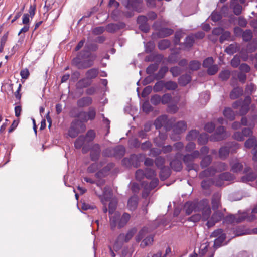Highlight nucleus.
<instances>
[{
  "label": "nucleus",
  "instance_id": "obj_21",
  "mask_svg": "<svg viewBox=\"0 0 257 257\" xmlns=\"http://www.w3.org/2000/svg\"><path fill=\"white\" fill-rule=\"evenodd\" d=\"M125 153V148L122 145H119L113 148V156L116 158L122 157Z\"/></svg>",
  "mask_w": 257,
  "mask_h": 257
},
{
  "label": "nucleus",
  "instance_id": "obj_49",
  "mask_svg": "<svg viewBox=\"0 0 257 257\" xmlns=\"http://www.w3.org/2000/svg\"><path fill=\"white\" fill-rule=\"evenodd\" d=\"M253 37V34L250 30L247 29L244 31L242 35L243 40L244 42L250 41Z\"/></svg>",
  "mask_w": 257,
  "mask_h": 257
},
{
  "label": "nucleus",
  "instance_id": "obj_7",
  "mask_svg": "<svg viewBox=\"0 0 257 257\" xmlns=\"http://www.w3.org/2000/svg\"><path fill=\"white\" fill-rule=\"evenodd\" d=\"M213 211V213L206 223V225L208 228L213 227L216 223L220 221L224 218V215L221 211L218 210Z\"/></svg>",
  "mask_w": 257,
  "mask_h": 257
},
{
  "label": "nucleus",
  "instance_id": "obj_25",
  "mask_svg": "<svg viewBox=\"0 0 257 257\" xmlns=\"http://www.w3.org/2000/svg\"><path fill=\"white\" fill-rule=\"evenodd\" d=\"M240 49V46L237 43H234L230 44L225 49V52L229 55H233Z\"/></svg>",
  "mask_w": 257,
  "mask_h": 257
},
{
  "label": "nucleus",
  "instance_id": "obj_47",
  "mask_svg": "<svg viewBox=\"0 0 257 257\" xmlns=\"http://www.w3.org/2000/svg\"><path fill=\"white\" fill-rule=\"evenodd\" d=\"M208 141V136L206 133H202L198 136V144L200 145H205Z\"/></svg>",
  "mask_w": 257,
  "mask_h": 257
},
{
  "label": "nucleus",
  "instance_id": "obj_38",
  "mask_svg": "<svg viewBox=\"0 0 257 257\" xmlns=\"http://www.w3.org/2000/svg\"><path fill=\"white\" fill-rule=\"evenodd\" d=\"M224 116L230 120H233L235 119V114L231 108L226 107L223 111Z\"/></svg>",
  "mask_w": 257,
  "mask_h": 257
},
{
  "label": "nucleus",
  "instance_id": "obj_53",
  "mask_svg": "<svg viewBox=\"0 0 257 257\" xmlns=\"http://www.w3.org/2000/svg\"><path fill=\"white\" fill-rule=\"evenodd\" d=\"M150 232L149 229L147 227L143 228L139 232L138 234L136 237V240L137 242H139L144 237V236Z\"/></svg>",
  "mask_w": 257,
  "mask_h": 257
},
{
  "label": "nucleus",
  "instance_id": "obj_37",
  "mask_svg": "<svg viewBox=\"0 0 257 257\" xmlns=\"http://www.w3.org/2000/svg\"><path fill=\"white\" fill-rule=\"evenodd\" d=\"M173 30L170 28H163L159 30L158 36L160 37H168L173 33Z\"/></svg>",
  "mask_w": 257,
  "mask_h": 257
},
{
  "label": "nucleus",
  "instance_id": "obj_60",
  "mask_svg": "<svg viewBox=\"0 0 257 257\" xmlns=\"http://www.w3.org/2000/svg\"><path fill=\"white\" fill-rule=\"evenodd\" d=\"M159 64L157 63L150 64L146 69V72L149 75L153 74L158 68Z\"/></svg>",
  "mask_w": 257,
  "mask_h": 257
},
{
  "label": "nucleus",
  "instance_id": "obj_41",
  "mask_svg": "<svg viewBox=\"0 0 257 257\" xmlns=\"http://www.w3.org/2000/svg\"><path fill=\"white\" fill-rule=\"evenodd\" d=\"M98 74V69L95 68H91L86 72V77L89 80L95 78Z\"/></svg>",
  "mask_w": 257,
  "mask_h": 257
},
{
  "label": "nucleus",
  "instance_id": "obj_29",
  "mask_svg": "<svg viewBox=\"0 0 257 257\" xmlns=\"http://www.w3.org/2000/svg\"><path fill=\"white\" fill-rule=\"evenodd\" d=\"M257 116L253 115L250 118L251 121L248 122L247 119L245 117H243L241 119V124L244 126H248L251 128H253L255 126L254 121L256 119Z\"/></svg>",
  "mask_w": 257,
  "mask_h": 257
},
{
  "label": "nucleus",
  "instance_id": "obj_56",
  "mask_svg": "<svg viewBox=\"0 0 257 257\" xmlns=\"http://www.w3.org/2000/svg\"><path fill=\"white\" fill-rule=\"evenodd\" d=\"M230 37V32L228 31H224L223 30V31L220 37L219 42L220 43L222 44L225 41L229 40Z\"/></svg>",
  "mask_w": 257,
  "mask_h": 257
},
{
  "label": "nucleus",
  "instance_id": "obj_12",
  "mask_svg": "<svg viewBox=\"0 0 257 257\" xmlns=\"http://www.w3.org/2000/svg\"><path fill=\"white\" fill-rule=\"evenodd\" d=\"M251 170V168L248 166H245L243 170V172L244 173H248L246 174V175L243 176L241 178V179L242 181L245 182V181H252L254 180L256 177L257 176L255 173L251 172L250 173L249 171Z\"/></svg>",
  "mask_w": 257,
  "mask_h": 257
},
{
  "label": "nucleus",
  "instance_id": "obj_64",
  "mask_svg": "<svg viewBox=\"0 0 257 257\" xmlns=\"http://www.w3.org/2000/svg\"><path fill=\"white\" fill-rule=\"evenodd\" d=\"M154 241L153 236H149L146 237L141 242V246L142 247H145L147 246L151 245Z\"/></svg>",
  "mask_w": 257,
  "mask_h": 257
},
{
  "label": "nucleus",
  "instance_id": "obj_34",
  "mask_svg": "<svg viewBox=\"0 0 257 257\" xmlns=\"http://www.w3.org/2000/svg\"><path fill=\"white\" fill-rule=\"evenodd\" d=\"M212 161V157L211 155H206L202 158L200 162V166L202 168L208 167Z\"/></svg>",
  "mask_w": 257,
  "mask_h": 257
},
{
  "label": "nucleus",
  "instance_id": "obj_40",
  "mask_svg": "<svg viewBox=\"0 0 257 257\" xmlns=\"http://www.w3.org/2000/svg\"><path fill=\"white\" fill-rule=\"evenodd\" d=\"M191 77L189 74H185L180 76L178 79V82L181 86H185L191 81Z\"/></svg>",
  "mask_w": 257,
  "mask_h": 257
},
{
  "label": "nucleus",
  "instance_id": "obj_32",
  "mask_svg": "<svg viewBox=\"0 0 257 257\" xmlns=\"http://www.w3.org/2000/svg\"><path fill=\"white\" fill-rule=\"evenodd\" d=\"M167 116L166 115H162L158 117L154 122V125L156 129L162 127L166 123Z\"/></svg>",
  "mask_w": 257,
  "mask_h": 257
},
{
  "label": "nucleus",
  "instance_id": "obj_52",
  "mask_svg": "<svg viewBox=\"0 0 257 257\" xmlns=\"http://www.w3.org/2000/svg\"><path fill=\"white\" fill-rule=\"evenodd\" d=\"M231 72L228 70L221 71L219 74V78L222 81H227L230 77Z\"/></svg>",
  "mask_w": 257,
  "mask_h": 257
},
{
  "label": "nucleus",
  "instance_id": "obj_1",
  "mask_svg": "<svg viewBox=\"0 0 257 257\" xmlns=\"http://www.w3.org/2000/svg\"><path fill=\"white\" fill-rule=\"evenodd\" d=\"M97 49L98 46L96 44L87 42L84 49L79 52L77 56L73 58L72 64L79 69L91 67L94 65L97 55L91 53L90 51H96Z\"/></svg>",
  "mask_w": 257,
  "mask_h": 257
},
{
  "label": "nucleus",
  "instance_id": "obj_20",
  "mask_svg": "<svg viewBox=\"0 0 257 257\" xmlns=\"http://www.w3.org/2000/svg\"><path fill=\"white\" fill-rule=\"evenodd\" d=\"M195 202L196 212H201L210 206L209 201L207 199H202L199 201H195Z\"/></svg>",
  "mask_w": 257,
  "mask_h": 257
},
{
  "label": "nucleus",
  "instance_id": "obj_14",
  "mask_svg": "<svg viewBox=\"0 0 257 257\" xmlns=\"http://www.w3.org/2000/svg\"><path fill=\"white\" fill-rule=\"evenodd\" d=\"M187 129V124L184 121H179L173 126V133L175 134H180Z\"/></svg>",
  "mask_w": 257,
  "mask_h": 257
},
{
  "label": "nucleus",
  "instance_id": "obj_45",
  "mask_svg": "<svg viewBox=\"0 0 257 257\" xmlns=\"http://www.w3.org/2000/svg\"><path fill=\"white\" fill-rule=\"evenodd\" d=\"M85 141L86 139L84 135L79 136L74 142V147L77 149H80L84 145Z\"/></svg>",
  "mask_w": 257,
  "mask_h": 257
},
{
  "label": "nucleus",
  "instance_id": "obj_24",
  "mask_svg": "<svg viewBox=\"0 0 257 257\" xmlns=\"http://www.w3.org/2000/svg\"><path fill=\"white\" fill-rule=\"evenodd\" d=\"M184 210L187 215L191 214L193 211L196 212L195 201L187 202L184 205Z\"/></svg>",
  "mask_w": 257,
  "mask_h": 257
},
{
  "label": "nucleus",
  "instance_id": "obj_16",
  "mask_svg": "<svg viewBox=\"0 0 257 257\" xmlns=\"http://www.w3.org/2000/svg\"><path fill=\"white\" fill-rule=\"evenodd\" d=\"M125 24L123 23H110L106 26L105 29L109 33H114L118 30L123 28Z\"/></svg>",
  "mask_w": 257,
  "mask_h": 257
},
{
  "label": "nucleus",
  "instance_id": "obj_9",
  "mask_svg": "<svg viewBox=\"0 0 257 257\" xmlns=\"http://www.w3.org/2000/svg\"><path fill=\"white\" fill-rule=\"evenodd\" d=\"M95 193L99 197L102 203H104V201L107 202L111 199L113 195L111 189L108 186L104 188L102 195L98 194L96 191H95Z\"/></svg>",
  "mask_w": 257,
  "mask_h": 257
},
{
  "label": "nucleus",
  "instance_id": "obj_6",
  "mask_svg": "<svg viewBox=\"0 0 257 257\" xmlns=\"http://www.w3.org/2000/svg\"><path fill=\"white\" fill-rule=\"evenodd\" d=\"M229 136L230 134L226 132L225 128L220 126L217 127L215 133L210 136V140L212 142L220 141L225 139Z\"/></svg>",
  "mask_w": 257,
  "mask_h": 257
},
{
  "label": "nucleus",
  "instance_id": "obj_54",
  "mask_svg": "<svg viewBox=\"0 0 257 257\" xmlns=\"http://www.w3.org/2000/svg\"><path fill=\"white\" fill-rule=\"evenodd\" d=\"M171 44L170 41L167 39H163L158 43V48L160 50H165L168 48Z\"/></svg>",
  "mask_w": 257,
  "mask_h": 257
},
{
  "label": "nucleus",
  "instance_id": "obj_51",
  "mask_svg": "<svg viewBox=\"0 0 257 257\" xmlns=\"http://www.w3.org/2000/svg\"><path fill=\"white\" fill-rule=\"evenodd\" d=\"M194 42V38L193 35L188 36L185 40L184 45L186 48H191Z\"/></svg>",
  "mask_w": 257,
  "mask_h": 257
},
{
  "label": "nucleus",
  "instance_id": "obj_18",
  "mask_svg": "<svg viewBox=\"0 0 257 257\" xmlns=\"http://www.w3.org/2000/svg\"><path fill=\"white\" fill-rule=\"evenodd\" d=\"M93 102L91 97L89 96L83 97L78 99L77 101V105L78 107L83 108L90 105Z\"/></svg>",
  "mask_w": 257,
  "mask_h": 257
},
{
  "label": "nucleus",
  "instance_id": "obj_30",
  "mask_svg": "<svg viewBox=\"0 0 257 257\" xmlns=\"http://www.w3.org/2000/svg\"><path fill=\"white\" fill-rule=\"evenodd\" d=\"M243 212L247 213V216L246 220L247 221H252L254 220L257 219V204L255 205L254 207L252 209L251 212L250 213L248 211H244Z\"/></svg>",
  "mask_w": 257,
  "mask_h": 257
},
{
  "label": "nucleus",
  "instance_id": "obj_61",
  "mask_svg": "<svg viewBox=\"0 0 257 257\" xmlns=\"http://www.w3.org/2000/svg\"><path fill=\"white\" fill-rule=\"evenodd\" d=\"M117 204V202L115 199H113L110 200L109 204V213L110 215H112L113 213H114Z\"/></svg>",
  "mask_w": 257,
  "mask_h": 257
},
{
  "label": "nucleus",
  "instance_id": "obj_46",
  "mask_svg": "<svg viewBox=\"0 0 257 257\" xmlns=\"http://www.w3.org/2000/svg\"><path fill=\"white\" fill-rule=\"evenodd\" d=\"M178 87L176 82L172 81H165V91L175 90Z\"/></svg>",
  "mask_w": 257,
  "mask_h": 257
},
{
  "label": "nucleus",
  "instance_id": "obj_22",
  "mask_svg": "<svg viewBox=\"0 0 257 257\" xmlns=\"http://www.w3.org/2000/svg\"><path fill=\"white\" fill-rule=\"evenodd\" d=\"M127 241H125V238L124 236V233H120L117 237L114 244V247L117 250H120L122 247L124 243H126Z\"/></svg>",
  "mask_w": 257,
  "mask_h": 257
},
{
  "label": "nucleus",
  "instance_id": "obj_8",
  "mask_svg": "<svg viewBox=\"0 0 257 257\" xmlns=\"http://www.w3.org/2000/svg\"><path fill=\"white\" fill-rule=\"evenodd\" d=\"M233 147L235 149L238 148V144L236 142L228 143L226 146L222 147L219 150V156L221 159H226L229 155L230 148Z\"/></svg>",
  "mask_w": 257,
  "mask_h": 257
},
{
  "label": "nucleus",
  "instance_id": "obj_58",
  "mask_svg": "<svg viewBox=\"0 0 257 257\" xmlns=\"http://www.w3.org/2000/svg\"><path fill=\"white\" fill-rule=\"evenodd\" d=\"M216 169V172H222L227 170V165L223 162H218L216 163L214 166Z\"/></svg>",
  "mask_w": 257,
  "mask_h": 257
},
{
  "label": "nucleus",
  "instance_id": "obj_31",
  "mask_svg": "<svg viewBox=\"0 0 257 257\" xmlns=\"http://www.w3.org/2000/svg\"><path fill=\"white\" fill-rule=\"evenodd\" d=\"M138 203V197L136 196H132L128 200L127 202V206L128 209L133 211L137 207Z\"/></svg>",
  "mask_w": 257,
  "mask_h": 257
},
{
  "label": "nucleus",
  "instance_id": "obj_2",
  "mask_svg": "<svg viewBox=\"0 0 257 257\" xmlns=\"http://www.w3.org/2000/svg\"><path fill=\"white\" fill-rule=\"evenodd\" d=\"M110 216V225L112 230H114L117 227L118 228L123 227L130 219V215L127 213H124L122 216L118 212H115Z\"/></svg>",
  "mask_w": 257,
  "mask_h": 257
},
{
  "label": "nucleus",
  "instance_id": "obj_3",
  "mask_svg": "<svg viewBox=\"0 0 257 257\" xmlns=\"http://www.w3.org/2000/svg\"><path fill=\"white\" fill-rule=\"evenodd\" d=\"M85 130V124L80 120L76 119L71 122L68 135L70 137L74 138L79 134L84 132Z\"/></svg>",
  "mask_w": 257,
  "mask_h": 257
},
{
  "label": "nucleus",
  "instance_id": "obj_17",
  "mask_svg": "<svg viewBox=\"0 0 257 257\" xmlns=\"http://www.w3.org/2000/svg\"><path fill=\"white\" fill-rule=\"evenodd\" d=\"M167 134L166 132H159L158 137L154 139V143L158 147H161L165 144V141L167 138Z\"/></svg>",
  "mask_w": 257,
  "mask_h": 257
},
{
  "label": "nucleus",
  "instance_id": "obj_33",
  "mask_svg": "<svg viewBox=\"0 0 257 257\" xmlns=\"http://www.w3.org/2000/svg\"><path fill=\"white\" fill-rule=\"evenodd\" d=\"M90 84L91 82L86 77L85 78L79 80L76 83V87L77 89H82L87 87Z\"/></svg>",
  "mask_w": 257,
  "mask_h": 257
},
{
  "label": "nucleus",
  "instance_id": "obj_42",
  "mask_svg": "<svg viewBox=\"0 0 257 257\" xmlns=\"http://www.w3.org/2000/svg\"><path fill=\"white\" fill-rule=\"evenodd\" d=\"M226 238L225 234H221L217 237L214 242L213 248L215 249L220 247Z\"/></svg>",
  "mask_w": 257,
  "mask_h": 257
},
{
  "label": "nucleus",
  "instance_id": "obj_50",
  "mask_svg": "<svg viewBox=\"0 0 257 257\" xmlns=\"http://www.w3.org/2000/svg\"><path fill=\"white\" fill-rule=\"evenodd\" d=\"M257 49V40H253L249 43L246 46V50L248 53H252Z\"/></svg>",
  "mask_w": 257,
  "mask_h": 257
},
{
  "label": "nucleus",
  "instance_id": "obj_27",
  "mask_svg": "<svg viewBox=\"0 0 257 257\" xmlns=\"http://www.w3.org/2000/svg\"><path fill=\"white\" fill-rule=\"evenodd\" d=\"M170 167L175 171L179 172L182 169V164L181 161L177 159L172 160L170 163Z\"/></svg>",
  "mask_w": 257,
  "mask_h": 257
},
{
  "label": "nucleus",
  "instance_id": "obj_19",
  "mask_svg": "<svg viewBox=\"0 0 257 257\" xmlns=\"http://www.w3.org/2000/svg\"><path fill=\"white\" fill-rule=\"evenodd\" d=\"M216 172V169H215V167L214 166H211L200 172L199 174V177L200 178H204L213 176L215 175Z\"/></svg>",
  "mask_w": 257,
  "mask_h": 257
},
{
  "label": "nucleus",
  "instance_id": "obj_59",
  "mask_svg": "<svg viewBox=\"0 0 257 257\" xmlns=\"http://www.w3.org/2000/svg\"><path fill=\"white\" fill-rule=\"evenodd\" d=\"M249 110V104L242 102L239 110V115L243 116L246 115Z\"/></svg>",
  "mask_w": 257,
  "mask_h": 257
},
{
  "label": "nucleus",
  "instance_id": "obj_43",
  "mask_svg": "<svg viewBox=\"0 0 257 257\" xmlns=\"http://www.w3.org/2000/svg\"><path fill=\"white\" fill-rule=\"evenodd\" d=\"M202 212V216L201 218L202 220L203 221H207L209 219V218L211 217V209L210 208V206H209L207 208H206L204 210L201 211Z\"/></svg>",
  "mask_w": 257,
  "mask_h": 257
},
{
  "label": "nucleus",
  "instance_id": "obj_23",
  "mask_svg": "<svg viewBox=\"0 0 257 257\" xmlns=\"http://www.w3.org/2000/svg\"><path fill=\"white\" fill-rule=\"evenodd\" d=\"M168 71V68L167 66L161 67L158 72L153 75V79L156 80H161L165 77Z\"/></svg>",
  "mask_w": 257,
  "mask_h": 257
},
{
  "label": "nucleus",
  "instance_id": "obj_28",
  "mask_svg": "<svg viewBox=\"0 0 257 257\" xmlns=\"http://www.w3.org/2000/svg\"><path fill=\"white\" fill-rule=\"evenodd\" d=\"M243 90L241 87H237L234 88L230 93V98L231 99H235L242 96Z\"/></svg>",
  "mask_w": 257,
  "mask_h": 257
},
{
  "label": "nucleus",
  "instance_id": "obj_39",
  "mask_svg": "<svg viewBox=\"0 0 257 257\" xmlns=\"http://www.w3.org/2000/svg\"><path fill=\"white\" fill-rule=\"evenodd\" d=\"M199 132L196 130H192L188 132L186 136V139L188 141L195 140L198 136Z\"/></svg>",
  "mask_w": 257,
  "mask_h": 257
},
{
  "label": "nucleus",
  "instance_id": "obj_36",
  "mask_svg": "<svg viewBox=\"0 0 257 257\" xmlns=\"http://www.w3.org/2000/svg\"><path fill=\"white\" fill-rule=\"evenodd\" d=\"M171 171L168 167H163L160 169V178L162 180H164L169 177Z\"/></svg>",
  "mask_w": 257,
  "mask_h": 257
},
{
  "label": "nucleus",
  "instance_id": "obj_15",
  "mask_svg": "<svg viewBox=\"0 0 257 257\" xmlns=\"http://www.w3.org/2000/svg\"><path fill=\"white\" fill-rule=\"evenodd\" d=\"M231 171L234 173H238L243 170V165L239 162L237 159L232 160L230 162Z\"/></svg>",
  "mask_w": 257,
  "mask_h": 257
},
{
  "label": "nucleus",
  "instance_id": "obj_13",
  "mask_svg": "<svg viewBox=\"0 0 257 257\" xmlns=\"http://www.w3.org/2000/svg\"><path fill=\"white\" fill-rule=\"evenodd\" d=\"M182 160L188 171L194 170L195 165L194 163V161L189 154H186L183 155Z\"/></svg>",
  "mask_w": 257,
  "mask_h": 257
},
{
  "label": "nucleus",
  "instance_id": "obj_57",
  "mask_svg": "<svg viewBox=\"0 0 257 257\" xmlns=\"http://www.w3.org/2000/svg\"><path fill=\"white\" fill-rule=\"evenodd\" d=\"M201 66V63L197 60H193L190 62L189 68L190 70L196 71L198 70Z\"/></svg>",
  "mask_w": 257,
  "mask_h": 257
},
{
  "label": "nucleus",
  "instance_id": "obj_35",
  "mask_svg": "<svg viewBox=\"0 0 257 257\" xmlns=\"http://www.w3.org/2000/svg\"><path fill=\"white\" fill-rule=\"evenodd\" d=\"M154 92L165 91V81L159 80L155 84L153 88Z\"/></svg>",
  "mask_w": 257,
  "mask_h": 257
},
{
  "label": "nucleus",
  "instance_id": "obj_11",
  "mask_svg": "<svg viewBox=\"0 0 257 257\" xmlns=\"http://www.w3.org/2000/svg\"><path fill=\"white\" fill-rule=\"evenodd\" d=\"M221 195L219 192L215 193L212 197L211 204L213 210H216L220 208L221 206L220 201Z\"/></svg>",
  "mask_w": 257,
  "mask_h": 257
},
{
  "label": "nucleus",
  "instance_id": "obj_62",
  "mask_svg": "<svg viewBox=\"0 0 257 257\" xmlns=\"http://www.w3.org/2000/svg\"><path fill=\"white\" fill-rule=\"evenodd\" d=\"M96 136V133L93 130H89L87 132L85 139L88 142H90L93 141Z\"/></svg>",
  "mask_w": 257,
  "mask_h": 257
},
{
  "label": "nucleus",
  "instance_id": "obj_55",
  "mask_svg": "<svg viewBox=\"0 0 257 257\" xmlns=\"http://www.w3.org/2000/svg\"><path fill=\"white\" fill-rule=\"evenodd\" d=\"M131 162L133 167L137 168L140 164V157L136 154H132L130 156Z\"/></svg>",
  "mask_w": 257,
  "mask_h": 257
},
{
  "label": "nucleus",
  "instance_id": "obj_10",
  "mask_svg": "<svg viewBox=\"0 0 257 257\" xmlns=\"http://www.w3.org/2000/svg\"><path fill=\"white\" fill-rule=\"evenodd\" d=\"M158 183V179L156 178H153L149 185H145L142 193V196L146 197L148 195L150 191L157 186Z\"/></svg>",
  "mask_w": 257,
  "mask_h": 257
},
{
  "label": "nucleus",
  "instance_id": "obj_26",
  "mask_svg": "<svg viewBox=\"0 0 257 257\" xmlns=\"http://www.w3.org/2000/svg\"><path fill=\"white\" fill-rule=\"evenodd\" d=\"M230 7L233 10V12L236 15H239L241 14L242 10V7L237 2L236 0H232L230 3Z\"/></svg>",
  "mask_w": 257,
  "mask_h": 257
},
{
  "label": "nucleus",
  "instance_id": "obj_44",
  "mask_svg": "<svg viewBox=\"0 0 257 257\" xmlns=\"http://www.w3.org/2000/svg\"><path fill=\"white\" fill-rule=\"evenodd\" d=\"M244 146L248 149L257 146V140L255 137H252L247 139L244 143Z\"/></svg>",
  "mask_w": 257,
  "mask_h": 257
},
{
  "label": "nucleus",
  "instance_id": "obj_48",
  "mask_svg": "<svg viewBox=\"0 0 257 257\" xmlns=\"http://www.w3.org/2000/svg\"><path fill=\"white\" fill-rule=\"evenodd\" d=\"M209 99L210 94L207 91L204 92L200 95L199 101L202 104H206Z\"/></svg>",
  "mask_w": 257,
  "mask_h": 257
},
{
  "label": "nucleus",
  "instance_id": "obj_4",
  "mask_svg": "<svg viewBox=\"0 0 257 257\" xmlns=\"http://www.w3.org/2000/svg\"><path fill=\"white\" fill-rule=\"evenodd\" d=\"M215 249L210 246L207 241L202 242L199 247V256L200 257H213Z\"/></svg>",
  "mask_w": 257,
  "mask_h": 257
},
{
  "label": "nucleus",
  "instance_id": "obj_5",
  "mask_svg": "<svg viewBox=\"0 0 257 257\" xmlns=\"http://www.w3.org/2000/svg\"><path fill=\"white\" fill-rule=\"evenodd\" d=\"M247 215L246 212H241L240 211H239L238 214H230L225 217H224L223 223L232 224L233 223H239L242 222L246 220Z\"/></svg>",
  "mask_w": 257,
  "mask_h": 257
},
{
  "label": "nucleus",
  "instance_id": "obj_63",
  "mask_svg": "<svg viewBox=\"0 0 257 257\" xmlns=\"http://www.w3.org/2000/svg\"><path fill=\"white\" fill-rule=\"evenodd\" d=\"M128 144L130 146L133 148H138L140 146V142L138 139L132 137L128 140Z\"/></svg>",
  "mask_w": 257,
  "mask_h": 257
}]
</instances>
